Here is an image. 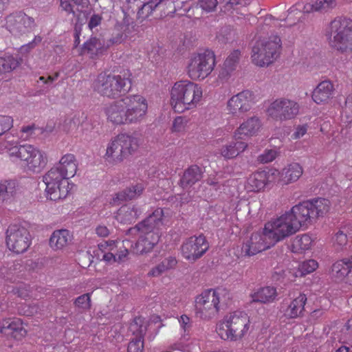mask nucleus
Instances as JSON below:
<instances>
[{
	"label": "nucleus",
	"instance_id": "20e7f679",
	"mask_svg": "<svg viewBox=\"0 0 352 352\" xmlns=\"http://www.w3.org/2000/svg\"><path fill=\"white\" fill-rule=\"evenodd\" d=\"M6 152L15 162L20 161L28 170L41 172L47 165L46 153L28 144H20L17 141L7 140L0 145V153Z\"/></svg>",
	"mask_w": 352,
	"mask_h": 352
},
{
	"label": "nucleus",
	"instance_id": "f704fd0d",
	"mask_svg": "<svg viewBox=\"0 0 352 352\" xmlns=\"http://www.w3.org/2000/svg\"><path fill=\"white\" fill-rule=\"evenodd\" d=\"M177 265V260L175 256H168L160 263L152 267L147 273L148 278H157L166 272L175 268Z\"/></svg>",
	"mask_w": 352,
	"mask_h": 352
},
{
	"label": "nucleus",
	"instance_id": "4be33fe9",
	"mask_svg": "<svg viewBox=\"0 0 352 352\" xmlns=\"http://www.w3.org/2000/svg\"><path fill=\"white\" fill-rule=\"evenodd\" d=\"M330 275L336 282L352 287V256L334 262Z\"/></svg>",
	"mask_w": 352,
	"mask_h": 352
},
{
	"label": "nucleus",
	"instance_id": "4d7b16f0",
	"mask_svg": "<svg viewBox=\"0 0 352 352\" xmlns=\"http://www.w3.org/2000/svg\"><path fill=\"white\" fill-rule=\"evenodd\" d=\"M308 129L309 126L307 124L297 125L291 135V138L294 140H296L302 138L307 133Z\"/></svg>",
	"mask_w": 352,
	"mask_h": 352
},
{
	"label": "nucleus",
	"instance_id": "0eeeda50",
	"mask_svg": "<svg viewBox=\"0 0 352 352\" xmlns=\"http://www.w3.org/2000/svg\"><path fill=\"white\" fill-rule=\"evenodd\" d=\"M131 76L129 71L120 74L100 73L94 82V89L104 97L110 99L119 98L130 91Z\"/></svg>",
	"mask_w": 352,
	"mask_h": 352
},
{
	"label": "nucleus",
	"instance_id": "6e6552de",
	"mask_svg": "<svg viewBox=\"0 0 352 352\" xmlns=\"http://www.w3.org/2000/svg\"><path fill=\"white\" fill-rule=\"evenodd\" d=\"M139 147L138 138L126 133H119L107 143L102 157L107 164L115 166L135 153Z\"/></svg>",
	"mask_w": 352,
	"mask_h": 352
},
{
	"label": "nucleus",
	"instance_id": "052dcab7",
	"mask_svg": "<svg viewBox=\"0 0 352 352\" xmlns=\"http://www.w3.org/2000/svg\"><path fill=\"white\" fill-rule=\"evenodd\" d=\"M18 313L20 315L31 316L36 312V309L34 307H30L25 305H21L17 308Z\"/></svg>",
	"mask_w": 352,
	"mask_h": 352
},
{
	"label": "nucleus",
	"instance_id": "9b49d317",
	"mask_svg": "<svg viewBox=\"0 0 352 352\" xmlns=\"http://www.w3.org/2000/svg\"><path fill=\"white\" fill-rule=\"evenodd\" d=\"M329 44L342 52L352 50V20L336 18L329 25Z\"/></svg>",
	"mask_w": 352,
	"mask_h": 352
},
{
	"label": "nucleus",
	"instance_id": "79ce46f5",
	"mask_svg": "<svg viewBox=\"0 0 352 352\" xmlns=\"http://www.w3.org/2000/svg\"><path fill=\"white\" fill-rule=\"evenodd\" d=\"M22 63L21 58L12 55H6L0 57V74L11 72L19 67Z\"/></svg>",
	"mask_w": 352,
	"mask_h": 352
},
{
	"label": "nucleus",
	"instance_id": "8fccbe9b",
	"mask_svg": "<svg viewBox=\"0 0 352 352\" xmlns=\"http://www.w3.org/2000/svg\"><path fill=\"white\" fill-rule=\"evenodd\" d=\"M278 155V151L276 148L265 149L264 152L258 157L260 162L265 164L274 160Z\"/></svg>",
	"mask_w": 352,
	"mask_h": 352
},
{
	"label": "nucleus",
	"instance_id": "f03ea898",
	"mask_svg": "<svg viewBox=\"0 0 352 352\" xmlns=\"http://www.w3.org/2000/svg\"><path fill=\"white\" fill-rule=\"evenodd\" d=\"M162 208H157L151 214L129 230L130 233L138 232L139 238L133 247V252L138 254L148 253L158 243L160 230L166 225Z\"/></svg>",
	"mask_w": 352,
	"mask_h": 352
},
{
	"label": "nucleus",
	"instance_id": "6ab92c4d",
	"mask_svg": "<svg viewBox=\"0 0 352 352\" xmlns=\"http://www.w3.org/2000/svg\"><path fill=\"white\" fill-rule=\"evenodd\" d=\"M46 177L47 173L43 176V182L46 186L45 192L47 199L54 201L65 199L71 191L73 184L64 177L63 181L58 178L51 184V182L46 180Z\"/></svg>",
	"mask_w": 352,
	"mask_h": 352
},
{
	"label": "nucleus",
	"instance_id": "2f4dec72",
	"mask_svg": "<svg viewBox=\"0 0 352 352\" xmlns=\"http://www.w3.org/2000/svg\"><path fill=\"white\" fill-rule=\"evenodd\" d=\"M142 213L135 205L125 204L120 208L116 215L118 221L123 224L134 222Z\"/></svg>",
	"mask_w": 352,
	"mask_h": 352
},
{
	"label": "nucleus",
	"instance_id": "f257e3e1",
	"mask_svg": "<svg viewBox=\"0 0 352 352\" xmlns=\"http://www.w3.org/2000/svg\"><path fill=\"white\" fill-rule=\"evenodd\" d=\"M148 109L146 98L129 94L109 102L103 107L107 122L113 126L140 124L146 120Z\"/></svg>",
	"mask_w": 352,
	"mask_h": 352
},
{
	"label": "nucleus",
	"instance_id": "c85d7f7f",
	"mask_svg": "<svg viewBox=\"0 0 352 352\" xmlns=\"http://www.w3.org/2000/svg\"><path fill=\"white\" fill-rule=\"evenodd\" d=\"M145 189V184L142 182H136L131 184L122 191L115 195L111 204H119L120 201L132 200L140 197Z\"/></svg>",
	"mask_w": 352,
	"mask_h": 352
},
{
	"label": "nucleus",
	"instance_id": "473e14b6",
	"mask_svg": "<svg viewBox=\"0 0 352 352\" xmlns=\"http://www.w3.org/2000/svg\"><path fill=\"white\" fill-rule=\"evenodd\" d=\"M316 239L309 234L296 235L292 241V251L294 253H303L311 250Z\"/></svg>",
	"mask_w": 352,
	"mask_h": 352
},
{
	"label": "nucleus",
	"instance_id": "3c124183",
	"mask_svg": "<svg viewBox=\"0 0 352 352\" xmlns=\"http://www.w3.org/2000/svg\"><path fill=\"white\" fill-rule=\"evenodd\" d=\"M336 6L335 0H317L311 5L312 11H321Z\"/></svg>",
	"mask_w": 352,
	"mask_h": 352
},
{
	"label": "nucleus",
	"instance_id": "72a5a7b5",
	"mask_svg": "<svg viewBox=\"0 0 352 352\" xmlns=\"http://www.w3.org/2000/svg\"><path fill=\"white\" fill-rule=\"evenodd\" d=\"M72 239V234L66 229L54 230L50 239V245L55 250H63Z\"/></svg>",
	"mask_w": 352,
	"mask_h": 352
},
{
	"label": "nucleus",
	"instance_id": "ea45409f",
	"mask_svg": "<svg viewBox=\"0 0 352 352\" xmlns=\"http://www.w3.org/2000/svg\"><path fill=\"white\" fill-rule=\"evenodd\" d=\"M351 240H352V230L348 227H344L332 238L333 247L336 251L343 250Z\"/></svg>",
	"mask_w": 352,
	"mask_h": 352
},
{
	"label": "nucleus",
	"instance_id": "0e129e2a",
	"mask_svg": "<svg viewBox=\"0 0 352 352\" xmlns=\"http://www.w3.org/2000/svg\"><path fill=\"white\" fill-rule=\"evenodd\" d=\"M71 1L72 0H60V6L67 13L74 14L73 6L70 3Z\"/></svg>",
	"mask_w": 352,
	"mask_h": 352
},
{
	"label": "nucleus",
	"instance_id": "a18cd8bd",
	"mask_svg": "<svg viewBox=\"0 0 352 352\" xmlns=\"http://www.w3.org/2000/svg\"><path fill=\"white\" fill-rule=\"evenodd\" d=\"M6 199L15 196L20 191V186L16 180H3Z\"/></svg>",
	"mask_w": 352,
	"mask_h": 352
},
{
	"label": "nucleus",
	"instance_id": "1a4fd4ad",
	"mask_svg": "<svg viewBox=\"0 0 352 352\" xmlns=\"http://www.w3.org/2000/svg\"><path fill=\"white\" fill-rule=\"evenodd\" d=\"M216 65V57L214 52L204 50L192 53L186 64V74L195 81H202L213 72Z\"/></svg>",
	"mask_w": 352,
	"mask_h": 352
},
{
	"label": "nucleus",
	"instance_id": "5fc2aeb1",
	"mask_svg": "<svg viewBox=\"0 0 352 352\" xmlns=\"http://www.w3.org/2000/svg\"><path fill=\"white\" fill-rule=\"evenodd\" d=\"M241 52L239 50H234L228 56L224 62V65L229 69H232L235 64L239 61Z\"/></svg>",
	"mask_w": 352,
	"mask_h": 352
},
{
	"label": "nucleus",
	"instance_id": "2eb2a0df",
	"mask_svg": "<svg viewBox=\"0 0 352 352\" xmlns=\"http://www.w3.org/2000/svg\"><path fill=\"white\" fill-rule=\"evenodd\" d=\"M3 27L14 36L31 32L36 26L34 18L23 12H16L8 15Z\"/></svg>",
	"mask_w": 352,
	"mask_h": 352
},
{
	"label": "nucleus",
	"instance_id": "e433bc0d",
	"mask_svg": "<svg viewBox=\"0 0 352 352\" xmlns=\"http://www.w3.org/2000/svg\"><path fill=\"white\" fill-rule=\"evenodd\" d=\"M203 172L197 165H192L186 169L180 179L179 184L182 188L192 186L202 178Z\"/></svg>",
	"mask_w": 352,
	"mask_h": 352
},
{
	"label": "nucleus",
	"instance_id": "6e6d98bb",
	"mask_svg": "<svg viewBox=\"0 0 352 352\" xmlns=\"http://www.w3.org/2000/svg\"><path fill=\"white\" fill-rule=\"evenodd\" d=\"M119 243L120 241L118 240L104 241L98 244V248L101 252H112L116 250Z\"/></svg>",
	"mask_w": 352,
	"mask_h": 352
},
{
	"label": "nucleus",
	"instance_id": "4468645a",
	"mask_svg": "<svg viewBox=\"0 0 352 352\" xmlns=\"http://www.w3.org/2000/svg\"><path fill=\"white\" fill-rule=\"evenodd\" d=\"M300 104L287 98H279L270 103L266 109L267 116L275 121L294 119L299 113Z\"/></svg>",
	"mask_w": 352,
	"mask_h": 352
},
{
	"label": "nucleus",
	"instance_id": "9d476101",
	"mask_svg": "<svg viewBox=\"0 0 352 352\" xmlns=\"http://www.w3.org/2000/svg\"><path fill=\"white\" fill-rule=\"evenodd\" d=\"M281 47V40L278 36L257 41L252 50V63L258 67L270 65L279 57Z\"/></svg>",
	"mask_w": 352,
	"mask_h": 352
},
{
	"label": "nucleus",
	"instance_id": "39448f33",
	"mask_svg": "<svg viewBox=\"0 0 352 352\" xmlns=\"http://www.w3.org/2000/svg\"><path fill=\"white\" fill-rule=\"evenodd\" d=\"M251 321L243 311L236 310L226 314L217 324L219 338L228 342H241L250 331Z\"/></svg>",
	"mask_w": 352,
	"mask_h": 352
},
{
	"label": "nucleus",
	"instance_id": "aec40b11",
	"mask_svg": "<svg viewBox=\"0 0 352 352\" xmlns=\"http://www.w3.org/2000/svg\"><path fill=\"white\" fill-rule=\"evenodd\" d=\"M274 245L271 239L265 235V230L254 232L250 238L243 244L241 252L245 256H254Z\"/></svg>",
	"mask_w": 352,
	"mask_h": 352
},
{
	"label": "nucleus",
	"instance_id": "7c9ffc66",
	"mask_svg": "<svg viewBox=\"0 0 352 352\" xmlns=\"http://www.w3.org/2000/svg\"><path fill=\"white\" fill-rule=\"evenodd\" d=\"M252 302L262 304H270L275 302L278 297L277 289L273 286L258 288L250 294Z\"/></svg>",
	"mask_w": 352,
	"mask_h": 352
},
{
	"label": "nucleus",
	"instance_id": "49530a36",
	"mask_svg": "<svg viewBox=\"0 0 352 352\" xmlns=\"http://www.w3.org/2000/svg\"><path fill=\"white\" fill-rule=\"evenodd\" d=\"M91 293H87L79 296L76 298L74 304L77 308L82 310V311H88L91 307Z\"/></svg>",
	"mask_w": 352,
	"mask_h": 352
},
{
	"label": "nucleus",
	"instance_id": "de8ad7c7",
	"mask_svg": "<svg viewBox=\"0 0 352 352\" xmlns=\"http://www.w3.org/2000/svg\"><path fill=\"white\" fill-rule=\"evenodd\" d=\"M122 248H120V250L116 254V262L120 263L122 262H124L127 260L128 256L129 254V251L128 248L130 247L133 249L132 243L129 240H123L122 241Z\"/></svg>",
	"mask_w": 352,
	"mask_h": 352
},
{
	"label": "nucleus",
	"instance_id": "5701e85b",
	"mask_svg": "<svg viewBox=\"0 0 352 352\" xmlns=\"http://www.w3.org/2000/svg\"><path fill=\"white\" fill-rule=\"evenodd\" d=\"M307 297L304 293H299L285 305L281 307V312L286 319H297L305 316Z\"/></svg>",
	"mask_w": 352,
	"mask_h": 352
},
{
	"label": "nucleus",
	"instance_id": "e2e57ef3",
	"mask_svg": "<svg viewBox=\"0 0 352 352\" xmlns=\"http://www.w3.org/2000/svg\"><path fill=\"white\" fill-rule=\"evenodd\" d=\"M101 21L102 17L99 14L92 15L88 23L89 29L92 30L93 28L99 25L101 23Z\"/></svg>",
	"mask_w": 352,
	"mask_h": 352
},
{
	"label": "nucleus",
	"instance_id": "b1692460",
	"mask_svg": "<svg viewBox=\"0 0 352 352\" xmlns=\"http://www.w3.org/2000/svg\"><path fill=\"white\" fill-rule=\"evenodd\" d=\"M310 206L311 205L307 200L294 206L289 211H287L289 214L292 215V219L298 230L302 226L311 224L313 221L315 220L311 214Z\"/></svg>",
	"mask_w": 352,
	"mask_h": 352
},
{
	"label": "nucleus",
	"instance_id": "dca6fc26",
	"mask_svg": "<svg viewBox=\"0 0 352 352\" xmlns=\"http://www.w3.org/2000/svg\"><path fill=\"white\" fill-rule=\"evenodd\" d=\"M208 249L209 243L203 234L198 236L193 235L186 239L180 248L182 256L191 263L201 258Z\"/></svg>",
	"mask_w": 352,
	"mask_h": 352
},
{
	"label": "nucleus",
	"instance_id": "680f3d73",
	"mask_svg": "<svg viewBox=\"0 0 352 352\" xmlns=\"http://www.w3.org/2000/svg\"><path fill=\"white\" fill-rule=\"evenodd\" d=\"M153 12V10L146 3H145L139 10L138 15L139 18L146 19Z\"/></svg>",
	"mask_w": 352,
	"mask_h": 352
},
{
	"label": "nucleus",
	"instance_id": "69168bd1",
	"mask_svg": "<svg viewBox=\"0 0 352 352\" xmlns=\"http://www.w3.org/2000/svg\"><path fill=\"white\" fill-rule=\"evenodd\" d=\"M123 41V34L122 33L118 34L116 36H113L111 38L105 41L107 45H108V49L114 44L121 43Z\"/></svg>",
	"mask_w": 352,
	"mask_h": 352
},
{
	"label": "nucleus",
	"instance_id": "864d4df0",
	"mask_svg": "<svg viewBox=\"0 0 352 352\" xmlns=\"http://www.w3.org/2000/svg\"><path fill=\"white\" fill-rule=\"evenodd\" d=\"M13 126V119L8 116L0 115V136Z\"/></svg>",
	"mask_w": 352,
	"mask_h": 352
},
{
	"label": "nucleus",
	"instance_id": "09e8293b",
	"mask_svg": "<svg viewBox=\"0 0 352 352\" xmlns=\"http://www.w3.org/2000/svg\"><path fill=\"white\" fill-rule=\"evenodd\" d=\"M23 267L22 265V261H14L12 265L9 267V272L7 273L6 275H5V272L7 271V270L5 267H1L0 269V274L3 276V278L12 280V278L10 276V274H15L18 272L21 271V268Z\"/></svg>",
	"mask_w": 352,
	"mask_h": 352
},
{
	"label": "nucleus",
	"instance_id": "a211bd4d",
	"mask_svg": "<svg viewBox=\"0 0 352 352\" xmlns=\"http://www.w3.org/2000/svg\"><path fill=\"white\" fill-rule=\"evenodd\" d=\"M254 98V93L250 90H243L234 95L227 102L228 114L235 117L250 111L255 103Z\"/></svg>",
	"mask_w": 352,
	"mask_h": 352
},
{
	"label": "nucleus",
	"instance_id": "a19ab883",
	"mask_svg": "<svg viewBox=\"0 0 352 352\" xmlns=\"http://www.w3.org/2000/svg\"><path fill=\"white\" fill-rule=\"evenodd\" d=\"M318 267V263L314 259H308L300 262L296 269H294L292 274L294 277H303L309 274Z\"/></svg>",
	"mask_w": 352,
	"mask_h": 352
},
{
	"label": "nucleus",
	"instance_id": "cd10ccee",
	"mask_svg": "<svg viewBox=\"0 0 352 352\" xmlns=\"http://www.w3.org/2000/svg\"><path fill=\"white\" fill-rule=\"evenodd\" d=\"M9 331V333L17 340H21L27 335V331L23 327V321L21 318H4L0 320V332L6 333Z\"/></svg>",
	"mask_w": 352,
	"mask_h": 352
},
{
	"label": "nucleus",
	"instance_id": "ddd939ff",
	"mask_svg": "<svg viewBox=\"0 0 352 352\" xmlns=\"http://www.w3.org/2000/svg\"><path fill=\"white\" fill-rule=\"evenodd\" d=\"M32 243V235L26 228L19 224L8 226L6 232V244L10 252L16 254H23Z\"/></svg>",
	"mask_w": 352,
	"mask_h": 352
},
{
	"label": "nucleus",
	"instance_id": "4c0bfd02",
	"mask_svg": "<svg viewBox=\"0 0 352 352\" xmlns=\"http://www.w3.org/2000/svg\"><path fill=\"white\" fill-rule=\"evenodd\" d=\"M308 202L311 205V212L314 219L323 217L329 212L331 208L330 201L322 197L309 199Z\"/></svg>",
	"mask_w": 352,
	"mask_h": 352
},
{
	"label": "nucleus",
	"instance_id": "412c9836",
	"mask_svg": "<svg viewBox=\"0 0 352 352\" xmlns=\"http://www.w3.org/2000/svg\"><path fill=\"white\" fill-rule=\"evenodd\" d=\"M278 175L279 172L275 168H270L267 170H258L248 177L245 184V188L248 191H260L267 184L275 182Z\"/></svg>",
	"mask_w": 352,
	"mask_h": 352
},
{
	"label": "nucleus",
	"instance_id": "58836bf2",
	"mask_svg": "<svg viewBox=\"0 0 352 352\" xmlns=\"http://www.w3.org/2000/svg\"><path fill=\"white\" fill-rule=\"evenodd\" d=\"M248 148V144L243 141L232 142L223 145L221 150V155L227 160L233 159L243 153Z\"/></svg>",
	"mask_w": 352,
	"mask_h": 352
},
{
	"label": "nucleus",
	"instance_id": "bf43d9fd",
	"mask_svg": "<svg viewBox=\"0 0 352 352\" xmlns=\"http://www.w3.org/2000/svg\"><path fill=\"white\" fill-rule=\"evenodd\" d=\"M217 5V0H201L199 6L202 10L206 12H212L214 10Z\"/></svg>",
	"mask_w": 352,
	"mask_h": 352
},
{
	"label": "nucleus",
	"instance_id": "a878e982",
	"mask_svg": "<svg viewBox=\"0 0 352 352\" xmlns=\"http://www.w3.org/2000/svg\"><path fill=\"white\" fill-rule=\"evenodd\" d=\"M335 87L330 80L319 82L311 93V99L317 104H327L333 98Z\"/></svg>",
	"mask_w": 352,
	"mask_h": 352
},
{
	"label": "nucleus",
	"instance_id": "c9c22d12",
	"mask_svg": "<svg viewBox=\"0 0 352 352\" xmlns=\"http://www.w3.org/2000/svg\"><path fill=\"white\" fill-rule=\"evenodd\" d=\"M302 173V167L298 163H292L282 170L280 181L283 184L295 182L301 177Z\"/></svg>",
	"mask_w": 352,
	"mask_h": 352
},
{
	"label": "nucleus",
	"instance_id": "37998d69",
	"mask_svg": "<svg viewBox=\"0 0 352 352\" xmlns=\"http://www.w3.org/2000/svg\"><path fill=\"white\" fill-rule=\"evenodd\" d=\"M144 331L142 327H140L139 332L134 338H132L128 344V352H142L144 350Z\"/></svg>",
	"mask_w": 352,
	"mask_h": 352
},
{
	"label": "nucleus",
	"instance_id": "338daca9",
	"mask_svg": "<svg viewBox=\"0 0 352 352\" xmlns=\"http://www.w3.org/2000/svg\"><path fill=\"white\" fill-rule=\"evenodd\" d=\"M41 41H42V37L41 36H38V35L35 36V37L34 38V39L32 42L29 43L26 45H23L21 49L22 50H31V49L34 48L36 45H37L38 43H40L41 42Z\"/></svg>",
	"mask_w": 352,
	"mask_h": 352
},
{
	"label": "nucleus",
	"instance_id": "7ed1b4c3",
	"mask_svg": "<svg viewBox=\"0 0 352 352\" xmlns=\"http://www.w3.org/2000/svg\"><path fill=\"white\" fill-rule=\"evenodd\" d=\"M232 298L230 290L223 287L204 289L195 298V316L201 320L210 321L228 308Z\"/></svg>",
	"mask_w": 352,
	"mask_h": 352
},
{
	"label": "nucleus",
	"instance_id": "f8f14e48",
	"mask_svg": "<svg viewBox=\"0 0 352 352\" xmlns=\"http://www.w3.org/2000/svg\"><path fill=\"white\" fill-rule=\"evenodd\" d=\"M264 229L265 235L274 245L299 230L288 212L266 223Z\"/></svg>",
	"mask_w": 352,
	"mask_h": 352
},
{
	"label": "nucleus",
	"instance_id": "603ef678",
	"mask_svg": "<svg viewBox=\"0 0 352 352\" xmlns=\"http://www.w3.org/2000/svg\"><path fill=\"white\" fill-rule=\"evenodd\" d=\"M32 289L28 285H20L15 290L14 294L19 298L22 299H28L30 298H36L32 294Z\"/></svg>",
	"mask_w": 352,
	"mask_h": 352
},
{
	"label": "nucleus",
	"instance_id": "423d86ee",
	"mask_svg": "<svg viewBox=\"0 0 352 352\" xmlns=\"http://www.w3.org/2000/svg\"><path fill=\"white\" fill-rule=\"evenodd\" d=\"M170 105L175 111L182 113L196 109L201 102L203 89L188 80L176 82L170 89Z\"/></svg>",
	"mask_w": 352,
	"mask_h": 352
},
{
	"label": "nucleus",
	"instance_id": "393cba45",
	"mask_svg": "<svg viewBox=\"0 0 352 352\" xmlns=\"http://www.w3.org/2000/svg\"><path fill=\"white\" fill-rule=\"evenodd\" d=\"M262 128V122L257 116L245 120L234 132L235 139H246L256 136Z\"/></svg>",
	"mask_w": 352,
	"mask_h": 352
},
{
	"label": "nucleus",
	"instance_id": "774afa93",
	"mask_svg": "<svg viewBox=\"0 0 352 352\" xmlns=\"http://www.w3.org/2000/svg\"><path fill=\"white\" fill-rule=\"evenodd\" d=\"M96 234L102 237L107 236L109 234V231L106 226H98L96 229Z\"/></svg>",
	"mask_w": 352,
	"mask_h": 352
},
{
	"label": "nucleus",
	"instance_id": "c03bdc74",
	"mask_svg": "<svg viewBox=\"0 0 352 352\" xmlns=\"http://www.w3.org/2000/svg\"><path fill=\"white\" fill-rule=\"evenodd\" d=\"M188 119L185 116H177L173 121L170 131L174 133H184L186 130Z\"/></svg>",
	"mask_w": 352,
	"mask_h": 352
},
{
	"label": "nucleus",
	"instance_id": "bb28decb",
	"mask_svg": "<svg viewBox=\"0 0 352 352\" xmlns=\"http://www.w3.org/2000/svg\"><path fill=\"white\" fill-rule=\"evenodd\" d=\"M107 50L108 45L106 44L105 40L94 36L84 43L80 54L88 55L90 58L96 59L104 54Z\"/></svg>",
	"mask_w": 352,
	"mask_h": 352
},
{
	"label": "nucleus",
	"instance_id": "f3484780",
	"mask_svg": "<svg viewBox=\"0 0 352 352\" xmlns=\"http://www.w3.org/2000/svg\"><path fill=\"white\" fill-rule=\"evenodd\" d=\"M78 161L76 156L72 153L63 155L58 164L47 172L46 180L53 182L63 177L69 179L73 177L78 170Z\"/></svg>",
	"mask_w": 352,
	"mask_h": 352
},
{
	"label": "nucleus",
	"instance_id": "13d9d810",
	"mask_svg": "<svg viewBox=\"0 0 352 352\" xmlns=\"http://www.w3.org/2000/svg\"><path fill=\"white\" fill-rule=\"evenodd\" d=\"M343 113L348 122H351L352 121V94L349 95L346 98Z\"/></svg>",
	"mask_w": 352,
	"mask_h": 352
},
{
	"label": "nucleus",
	"instance_id": "c756f323",
	"mask_svg": "<svg viewBox=\"0 0 352 352\" xmlns=\"http://www.w3.org/2000/svg\"><path fill=\"white\" fill-rule=\"evenodd\" d=\"M181 329L184 335L181 338L172 344L169 348L173 351H185L188 346L189 331L192 327V321L190 317L186 314L182 315L178 319Z\"/></svg>",
	"mask_w": 352,
	"mask_h": 352
}]
</instances>
